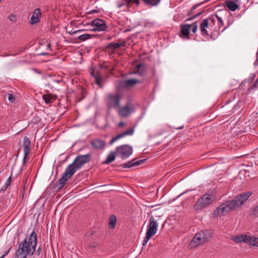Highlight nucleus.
I'll list each match as a JSON object with an SVG mask.
<instances>
[{"mask_svg":"<svg viewBox=\"0 0 258 258\" xmlns=\"http://www.w3.org/2000/svg\"><path fill=\"white\" fill-rule=\"evenodd\" d=\"M251 191H247L235 196L232 200H229L224 203L228 213L240 208L252 195Z\"/></svg>","mask_w":258,"mask_h":258,"instance_id":"obj_1","label":"nucleus"},{"mask_svg":"<svg viewBox=\"0 0 258 258\" xmlns=\"http://www.w3.org/2000/svg\"><path fill=\"white\" fill-rule=\"evenodd\" d=\"M213 236L211 231L207 230L201 231L196 234L190 242L191 247H197L209 241Z\"/></svg>","mask_w":258,"mask_h":258,"instance_id":"obj_2","label":"nucleus"},{"mask_svg":"<svg viewBox=\"0 0 258 258\" xmlns=\"http://www.w3.org/2000/svg\"><path fill=\"white\" fill-rule=\"evenodd\" d=\"M91 159V155L90 153L85 155H79L76 157L73 163L70 164L68 167L75 173L83 165L89 163Z\"/></svg>","mask_w":258,"mask_h":258,"instance_id":"obj_3","label":"nucleus"},{"mask_svg":"<svg viewBox=\"0 0 258 258\" xmlns=\"http://www.w3.org/2000/svg\"><path fill=\"white\" fill-rule=\"evenodd\" d=\"M215 200V197L211 194L203 195L195 203L194 208L195 210L201 211L206 208Z\"/></svg>","mask_w":258,"mask_h":258,"instance_id":"obj_4","label":"nucleus"},{"mask_svg":"<svg viewBox=\"0 0 258 258\" xmlns=\"http://www.w3.org/2000/svg\"><path fill=\"white\" fill-rule=\"evenodd\" d=\"M30 245L27 244V238L19 244L18 248L16 251L15 258H27L30 256Z\"/></svg>","mask_w":258,"mask_h":258,"instance_id":"obj_5","label":"nucleus"},{"mask_svg":"<svg viewBox=\"0 0 258 258\" xmlns=\"http://www.w3.org/2000/svg\"><path fill=\"white\" fill-rule=\"evenodd\" d=\"M157 222L155 221L153 216H151L149 219V224L147 227L146 235L143 241V246H144L151 238L155 234L157 231Z\"/></svg>","mask_w":258,"mask_h":258,"instance_id":"obj_6","label":"nucleus"},{"mask_svg":"<svg viewBox=\"0 0 258 258\" xmlns=\"http://www.w3.org/2000/svg\"><path fill=\"white\" fill-rule=\"evenodd\" d=\"M116 151L122 159L127 158L133 154L132 147L126 144L117 147L116 148Z\"/></svg>","mask_w":258,"mask_h":258,"instance_id":"obj_7","label":"nucleus"},{"mask_svg":"<svg viewBox=\"0 0 258 258\" xmlns=\"http://www.w3.org/2000/svg\"><path fill=\"white\" fill-rule=\"evenodd\" d=\"M91 25L95 27L92 30L93 31H103L107 29L105 21L102 19H96L92 21Z\"/></svg>","mask_w":258,"mask_h":258,"instance_id":"obj_8","label":"nucleus"},{"mask_svg":"<svg viewBox=\"0 0 258 258\" xmlns=\"http://www.w3.org/2000/svg\"><path fill=\"white\" fill-rule=\"evenodd\" d=\"M107 105L109 108H116L119 106L120 97L118 94H109Z\"/></svg>","mask_w":258,"mask_h":258,"instance_id":"obj_9","label":"nucleus"},{"mask_svg":"<svg viewBox=\"0 0 258 258\" xmlns=\"http://www.w3.org/2000/svg\"><path fill=\"white\" fill-rule=\"evenodd\" d=\"M74 174L73 171L67 167L62 177L58 180L57 183L58 185L59 186V188H62L64 186L67 181Z\"/></svg>","mask_w":258,"mask_h":258,"instance_id":"obj_10","label":"nucleus"},{"mask_svg":"<svg viewBox=\"0 0 258 258\" xmlns=\"http://www.w3.org/2000/svg\"><path fill=\"white\" fill-rule=\"evenodd\" d=\"M118 42H112L109 43L105 46V49L108 51L114 52V50L120 47H125L126 45V42L121 40L119 39Z\"/></svg>","mask_w":258,"mask_h":258,"instance_id":"obj_11","label":"nucleus"},{"mask_svg":"<svg viewBox=\"0 0 258 258\" xmlns=\"http://www.w3.org/2000/svg\"><path fill=\"white\" fill-rule=\"evenodd\" d=\"M141 83V81L137 79H128L124 81H120L119 83V87L121 88H126L135 86L138 83Z\"/></svg>","mask_w":258,"mask_h":258,"instance_id":"obj_12","label":"nucleus"},{"mask_svg":"<svg viewBox=\"0 0 258 258\" xmlns=\"http://www.w3.org/2000/svg\"><path fill=\"white\" fill-rule=\"evenodd\" d=\"M134 107L133 106L127 104L119 108L118 114L120 116L126 117L130 115Z\"/></svg>","mask_w":258,"mask_h":258,"instance_id":"obj_13","label":"nucleus"},{"mask_svg":"<svg viewBox=\"0 0 258 258\" xmlns=\"http://www.w3.org/2000/svg\"><path fill=\"white\" fill-rule=\"evenodd\" d=\"M209 26V19H203L200 25L201 35L203 36H209V34L207 30Z\"/></svg>","mask_w":258,"mask_h":258,"instance_id":"obj_14","label":"nucleus"},{"mask_svg":"<svg viewBox=\"0 0 258 258\" xmlns=\"http://www.w3.org/2000/svg\"><path fill=\"white\" fill-rule=\"evenodd\" d=\"M90 74L94 78L95 83L98 85L100 88H102L103 86L102 85V78L101 74L99 72V71L93 70L91 72Z\"/></svg>","mask_w":258,"mask_h":258,"instance_id":"obj_15","label":"nucleus"},{"mask_svg":"<svg viewBox=\"0 0 258 258\" xmlns=\"http://www.w3.org/2000/svg\"><path fill=\"white\" fill-rule=\"evenodd\" d=\"M228 210L224 204V203L218 206L213 212V215L214 217H218L221 215L228 214Z\"/></svg>","mask_w":258,"mask_h":258,"instance_id":"obj_16","label":"nucleus"},{"mask_svg":"<svg viewBox=\"0 0 258 258\" xmlns=\"http://www.w3.org/2000/svg\"><path fill=\"white\" fill-rule=\"evenodd\" d=\"M90 145L93 148L98 150L103 148L106 143L105 141L101 139H94L90 142Z\"/></svg>","mask_w":258,"mask_h":258,"instance_id":"obj_17","label":"nucleus"},{"mask_svg":"<svg viewBox=\"0 0 258 258\" xmlns=\"http://www.w3.org/2000/svg\"><path fill=\"white\" fill-rule=\"evenodd\" d=\"M22 145L25 156H28L31 149V143L29 139L27 137L25 136L24 137Z\"/></svg>","mask_w":258,"mask_h":258,"instance_id":"obj_18","label":"nucleus"},{"mask_svg":"<svg viewBox=\"0 0 258 258\" xmlns=\"http://www.w3.org/2000/svg\"><path fill=\"white\" fill-rule=\"evenodd\" d=\"M147 160V159H145L140 160H139L137 161H135L136 159H134L132 160V161L128 162V163L123 164V165H121V166H122L124 168H131L132 167H134L136 166L141 165V164L144 163Z\"/></svg>","mask_w":258,"mask_h":258,"instance_id":"obj_19","label":"nucleus"},{"mask_svg":"<svg viewBox=\"0 0 258 258\" xmlns=\"http://www.w3.org/2000/svg\"><path fill=\"white\" fill-rule=\"evenodd\" d=\"M41 11L40 9H36L34 11L32 17H31L30 23L35 24L39 22V18L41 16Z\"/></svg>","mask_w":258,"mask_h":258,"instance_id":"obj_20","label":"nucleus"},{"mask_svg":"<svg viewBox=\"0 0 258 258\" xmlns=\"http://www.w3.org/2000/svg\"><path fill=\"white\" fill-rule=\"evenodd\" d=\"M247 236L245 234H240L236 236H232L231 240L237 243H246L248 242V238L247 237Z\"/></svg>","mask_w":258,"mask_h":258,"instance_id":"obj_21","label":"nucleus"},{"mask_svg":"<svg viewBox=\"0 0 258 258\" xmlns=\"http://www.w3.org/2000/svg\"><path fill=\"white\" fill-rule=\"evenodd\" d=\"M190 24H183L180 25L181 33V34L188 38L189 30L190 29Z\"/></svg>","mask_w":258,"mask_h":258,"instance_id":"obj_22","label":"nucleus"},{"mask_svg":"<svg viewBox=\"0 0 258 258\" xmlns=\"http://www.w3.org/2000/svg\"><path fill=\"white\" fill-rule=\"evenodd\" d=\"M34 243H37V234L34 230H33L29 237L27 238V244L31 245Z\"/></svg>","mask_w":258,"mask_h":258,"instance_id":"obj_23","label":"nucleus"},{"mask_svg":"<svg viewBox=\"0 0 258 258\" xmlns=\"http://www.w3.org/2000/svg\"><path fill=\"white\" fill-rule=\"evenodd\" d=\"M42 98L45 103L49 104L53 102L55 100L56 96L51 94H46L42 95Z\"/></svg>","mask_w":258,"mask_h":258,"instance_id":"obj_24","label":"nucleus"},{"mask_svg":"<svg viewBox=\"0 0 258 258\" xmlns=\"http://www.w3.org/2000/svg\"><path fill=\"white\" fill-rule=\"evenodd\" d=\"M225 5L230 11H235L236 10L239 6L238 4H236L235 2L231 1H226L225 2Z\"/></svg>","mask_w":258,"mask_h":258,"instance_id":"obj_25","label":"nucleus"},{"mask_svg":"<svg viewBox=\"0 0 258 258\" xmlns=\"http://www.w3.org/2000/svg\"><path fill=\"white\" fill-rule=\"evenodd\" d=\"M247 237L248 238V242H246L250 246H256L258 247V238L254 236H250L247 235Z\"/></svg>","mask_w":258,"mask_h":258,"instance_id":"obj_26","label":"nucleus"},{"mask_svg":"<svg viewBox=\"0 0 258 258\" xmlns=\"http://www.w3.org/2000/svg\"><path fill=\"white\" fill-rule=\"evenodd\" d=\"M136 73L139 74L140 76H142L144 74L145 72V65L143 63L137 64L135 66Z\"/></svg>","mask_w":258,"mask_h":258,"instance_id":"obj_27","label":"nucleus"},{"mask_svg":"<svg viewBox=\"0 0 258 258\" xmlns=\"http://www.w3.org/2000/svg\"><path fill=\"white\" fill-rule=\"evenodd\" d=\"M116 217L115 215H112L109 218V227L113 229L115 227L116 224Z\"/></svg>","mask_w":258,"mask_h":258,"instance_id":"obj_28","label":"nucleus"},{"mask_svg":"<svg viewBox=\"0 0 258 258\" xmlns=\"http://www.w3.org/2000/svg\"><path fill=\"white\" fill-rule=\"evenodd\" d=\"M248 213L249 216L258 217V205L251 208L248 211Z\"/></svg>","mask_w":258,"mask_h":258,"instance_id":"obj_29","label":"nucleus"},{"mask_svg":"<svg viewBox=\"0 0 258 258\" xmlns=\"http://www.w3.org/2000/svg\"><path fill=\"white\" fill-rule=\"evenodd\" d=\"M115 159V154L113 152H111L107 156L106 160L103 162L104 164H109L111 163Z\"/></svg>","mask_w":258,"mask_h":258,"instance_id":"obj_30","label":"nucleus"},{"mask_svg":"<svg viewBox=\"0 0 258 258\" xmlns=\"http://www.w3.org/2000/svg\"><path fill=\"white\" fill-rule=\"evenodd\" d=\"M143 2L150 7L156 6L158 5L161 0H142Z\"/></svg>","mask_w":258,"mask_h":258,"instance_id":"obj_31","label":"nucleus"},{"mask_svg":"<svg viewBox=\"0 0 258 258\" xmlns=\"http://www.w3.org/2000/svg\"><path fill=\"white\" fill-rule=\"evenodd\" d=\"M94 36V35L93 34H84L79 36L78 38L81 41H83L91 38Z\"/></svg>","mask_w":258,"mask_h":258,"instance_id":"obj_32","label":"nucleus"},{"mask_svg":"<svg viewBox=\"0 0 258 258\" xmlns=\"http://www.w3.org/2000/svg\"><path fill=\"white\" fill-rule=\"evenodd\" d=\"M134 131H135L134 127H133L130 129L126 130L125 132H122V133H121V134L123 137H124L126 136L132 135L134 133Z\"/></svg>","mask_w":258,"mask_h":258,"instance_id":"obj_33","label":"nucleus"},{"mask_svg":"<svg viewBox=\"0 0 258 258\" xmlns=\"http://www.w3.org/2000/svg\"><path fill=\"white\" fill-rule=\"evenodd\" d=\"M37 243H34L32 245H31L30 246V256H32L36 250V246Z\"/></svg>","mask_w":258,"mask_h":258,"instance_id":"obj_34","label":"nucleus"},{"mask_svg":"<svg viewBox=\"0 0 258 258\" xmlns=\"http://www.w3.org/2000/svg\"><path fill=\"white\" fill-rule=\"evenodd\" d=\"M219 34V32L217 31H214L212 32L211 33V35H210L211 39H212L213 40L216 39L217 38Z\"/></svg>","mask_w":258,"mask_h":258,"instance_id":"obj_35","label":"nucleus"},{"mask_svg":"<svg viewBox=\"0 0 258 258\" xmlns=\"http://www.w3.org/2000/svg\"><path fill=\"white\" fill-rule=\"evenodd\" d=\"M204 11H201L200 12L197 13V14L194 15L193 16L190 17V18H187L185 21H191L192 20L200 16L202 14H203L204 13Z\"/></svg>","mask_w":258,"mask_h":258,"instance_id":"obj_36","label":"nucleus"},{"mask_svg":"<svg viewBox=\"0 0 258 258\" xmlns=\"http://www.w3.org/2000/svg\"><path fill=\"white\" fill-rule=\"evenodd\" d=\"M123 138L121 134L117 135L115 137H113L111 141L109 142V145H112L114 142H115L116 141L118 140V139Z\"/></svg>","mask_w":258,"mask_h":258,"instance_id":"obj_37","label":"nucleus"},{"mask_svg":"<svg viewBox=\"0 0 258 258\" xmlns=\"http://www.w3.org/2000/svg\"><path fill=\"white\" fill-rule=\"evenodd\" d=\"M123 138L121 134L117 135L115 137H113L111 141L109 142V145H112L114 142H115L116 141L118 140V139Z\"/></svg>","mask_w":258,"mask_h":258,"instance_id":"obj_38","label":"nucleus"},{"mask_svg":"<svg viewBox=\"0 0 258 258\" xmlns=\"http://www.w3.org/2000/svg\"><path fill=\"white\" fill-rule=\"evenodd\" d=\"M191 30L193 33H195L197 31L198 24L197 22H195L190 25Z\"/></svg>","mask_w":258,"mask_h":258,"instance_id":"obj_39","label":"nucleus"},{"mask_svg":"<svg viewBox=\"0 0 258 258\" xmlns=\"http://www.w3.org/2000/svg\"><path fill=\"white\" fill-rule=\"evenodd\" d=\"M202 3H200L199 4H196L192 7L190 9V10L188 12L187 15V16H190L193 14V11L196 9L200 5H201Z\"/></svg>","mask_w":258,"mask_h":258,"instance_id":"obj_40","label":"nucleus"},{"mask_svg":"<svg viewBox=\"0 0 258 258\" xmlns=\"http://www.w3.org/2000/svg\"><path fill=\"white\" fill-rule=\"evenodd\" d=\"M11 181H12V178L10 176L7 179L4 187H3L1 190L3 191L7 189V188L11 184Z\"/></svg>","mask_w":258,"mask_h":258,"instance_id":"obj_41","label":"nucleus"},{"mask_svg":"<svg viewBox=\"0 0 258 258\" xmlns=\"http://www.w3.org/2000/svg\"><path fill=\"white\" fill-rule=\"evenodd\" d=\"M98 245V243L97 242H92L89 243L88 245V248L90 249H92L96 247Z\"/></svg>","mask_w":258,"mask_h":258,"instance_id":"obj_42","label":"nucleus"},{"mask_svg":"<svg viewBox=\"0 0 258 258\" xmlns=\"http://www.w3.org/2000/svg\"><path fill=\"white\" fill-rule=\"evenodd\" d=\"M8 99L10 102L13 103L16 100L15 97L12 94H9Z\"/></svg>","mask_w":258,"mask_h":258,"instance_id":"obj_43","label":"nucleus"},{"mask_svg":"<svg viewBox=\"0 0 258 258\" xmlns=\"http://www.w3.org/2000/svg\"><path fill=\"white\" fill-rule=\"evenodd\" d=\"M9 19L12 22H16L17 20V16L14 14L11 15L9 16Z\"/></svg>","mask_w":258,"mask_h":258,"instance_id":"obj_44","label":"nucleus"},{"mask_svg":"<svg viewBox=\"0 0 258 258\" xmlns=\"http://www.w3.org/2000/svg\"><path fill=\"white\" fill-rule=\"evenodd\" d=\"M82 31H83V30H79L74 31L72 29L71 31L69 32V33L70 34V35H74L77 33H81Z\"/></svg>","mask_w":258,"mask_h":258,"instance_id":"obj_45","label":"nucleus"},{"mask_svg":"<svg viewBox=\"0 0 258 258\" xmlns=\"http://www.w3.org/2000/svg\"><path fill=\"white\" fill-rule=\"evenodd\" d=\"M258 87V78L256 79V81L253 83V84L250 86V88L251 89H253L254 88H256Z\"/></svg>","mask_w":258,"mask_h":258,"instance_id":"obj_46","label":"nucleus"},{"mask_svg":"<svg viewBox=\"0 0 258 258\" xmlns=\"http://www.w3.org/2000/svg\"><path fill=\"white\" fill-rule=\"evenodd\" d=\"M216 18L218 20V22L220 23L219 26L221 27L222 26H223L224 25V23L223 21H222V19L220 17L218 16L217 15H216Z\"/></svg>","mask_w":258,"mask_h":258,"instance_id":"obj_47","label":"nucleus"},{"mask_svg":"<svg viewBox=\"0 0 258 258\" xmlns=\"http://www.w3.org/2000/svg\"><path fill=\"white\" fill-rule=\"evenodd\" d=\"M125 3V5L128 8L130 7V5L133 3V0H124Z\"/></svg>","mask_w":258,"mask_h":258,"instance_id":"obj_48","label":"nucleus"},{"mask_svg":"<svg viewBox=\"0 0 258 258\" xmlns=\"http://www.w3.org/2000/svg\"><path fill=\"white\" fill-rule=\"evenodd\" d=\"M216 19V15H215L212 16L210 17H209L207 19H209V21H212L213 23H214V21H215Z\"/></svg>","mask_w":258,"mask_h":258,"instance_id":"obj_49","label":"nucleus"},{"mask_svg":"<svg viewBox=\"0 0 258 258\" xmlns=\"http://www.w3.org/2000/svg\"><path fill=\"white\" fill-rule=\"evenodd\" d=\"M41 253V247L39 246L38 249L36 250L35 254L39 255Z\"/></svg>","mask_w":258,"mask_h":258,"instance_id":"obj_50","label":"nucleus"},{"mask_svg":"<svg viewBox=\"0 0 258 258\" xmlns=\"http://www.w3.org/2000/svg\"><path fill=\"white\" fill-rule=\"evenodd\" d=\"M11 250V247H10L9 248V249L8 250V251L7 252H6L3 255H2V256L0 257V258H4L9 253V252Z\"/></svg>","mask_w":258,"mask_h":258,"instance_id":"obj_51","label":"nucleus"},{"mask_svg":"<svg viewBox=\"0 0 258 258\" xmlns=\"http://www.w3.org/2000/svg\"><path fill=\"white\" fill-rule=\"evenodd\" d=\"M123 6H126L125 3L124 2V0H122V2L121 3H118L117 5V7L118 8H121Z\"/></svg>","mask_w":258,"mask_h":258,"instance_id":"obj_52","label":"nucleus"},{"mask_svg":"<svg viewBox=\"0 0 258 258\" xmlns=\"http://www.w3.org/2000/svg\"><path fill=\"white\" fill-rule=\"evenodd\" d=\"M99 12V11L97 10H93L92 11H90L88 12L87 13V14H94V13H98Z\"/></svg>","mask_w":258,"mask_h":258,"instance_id":"obj_53","label":"nucleus"},{"mask_svg":"<svg viewBox=\"0 0 258 258\" xmlns=\"http://www.w3.org/2000/svg\"><path fill=\"white\" fill-rule=\"evenodd\" d=\"M124 125H125V123H124L123 122H121H121H119V123H118V126H119V127H123V126H124Z\"/></svg>","mask_w":258,"mask_h":258,"instance_id":"obj_54","label":"nucleus"},{"mask_svg":"<svg viewBox=\"0 0 258 258\" xmlns=\"http://www.w3.org/2000/svg\"><path fill=\"white\" fill-rule=\"evenodd\" d=\"M28 156H25V154H24V156L23 160V164H25L26 163V158L28 157Z\"/></svg>","mask_w":258,"mask_h":258,"instance_id":"obj_55","label":"nucleus"},{"mask_svg":"<svg viewBox=\"0 0 258 258\" xmlns=\"http://www.w3.org/2000/svg\"><path fill=\"white\" fill-rule=\"evenodd\" d=\"M135 3L137 6H139L140 4V0H133V3Z\"/></svg>","mask_w":258,"mask_h":258,"instance_id":"obj_56","label":"nucleus"},{"mask_svg":"<svg viewBox=\"0 0 258 258\" xmlns=\"http://www.w3.org/2000/svg\"><path fill=\"white\" fill-rule=\"evenodd\" d=\"M47 49L49 51H51V45L49 43L47 44Z\"/></svg>","mask_w":258,"mask_h":258,"instance_id":"obj_57","label":"nucleus"},{"mask_svg":"<svg viewBox=\"0 0 258 258\" xmlns=\"http://www.w3.org/2000/svg\"><path fill=\"white\" fill-rule=\"evenodd\" d=\"M49 53L48 52H42L39 54L40 55L45 56L47 55Z\"/></svg>","mask_w":258,"mask_h":258,"instance_id":"obj_58","label":"nucleus"},{"mask_svg":"<svg viewBox=\"0 0 258 258\" xmlns=\"http://www.w3.org/2000/svg\"><path fill=\"white\" fill-rule=\"evenodd\" d=\"M232 101V100L230 99H227L225 102V104L227 105L230 103Z\"/></svg>","mask_w":258,"mask_h":258,"instance_id":"obj_59","label":"nucleus"},{"mask_svg":"<svg viewBox=\"0 0 258 258\" xmlns=\"http://www.w3.org/2000/svg\"><path fill=\"white\" fill-rule=\"evenodd\" d=\"M183 127H184V125H182L179 127H175V128L176 130H180V129H182L183 128Z\"/></svg>","mask_w":258,"mask_h":258,"instance_id":"obj_60","label":"nucleus"},{"mask_svg":"<svg viewBox=\"0 0 258 258\" xmlns=\"http://www.w3.org/2000/svg\"><path fill=\"white\" fill-rule=\"evenodd\" d=\"M255 65H258V57H256V59L254 62Z\"/></svg>","mask_w":258,"mask_h":258,"instance_id":"obj_61","label":"nucleus"},{"mask_svg":"<svg viewBox=\"0 0 258 258\" xmlns=\"http://www.w3.org/2000/svg\"><path fill=\"white\" fill-rule=\"evenodd\" d=\"M232 2H234L236 3V4H238L239 0H232Z\"/></svg>","mask_w":258,"mask_h":258,"instance_id":"obj_62","label":"nucleus"},{"mask_svg":"<svg viewBox=\"0 0 258 258\" xmlns=\"http://www.w3.org/2000/svg\"><path fill=\"white\" fill-rule=\"evenodd\" d=\"M84 96H83L82 97H81V98H80V99H79V102L81 101L84 99Z\"/></svg>","mask_w":258,"mask_h":258,"instance_id":"obj_63","label":"nucleus"},{"mask_svg":"<svg viewBox=\"0 0 258 258\" xmlns=\"http://www.w3.org/2000/svg\"><path fill=\"white\" fill-rule=\"evenodd\" d=\"M33 70H34L35 72H37V70L36 69H33Z\"/></svg>","mask_w":258,"mask_h":258,"instance_id":"obj_64","label":"nucleus"}]
</instances>
